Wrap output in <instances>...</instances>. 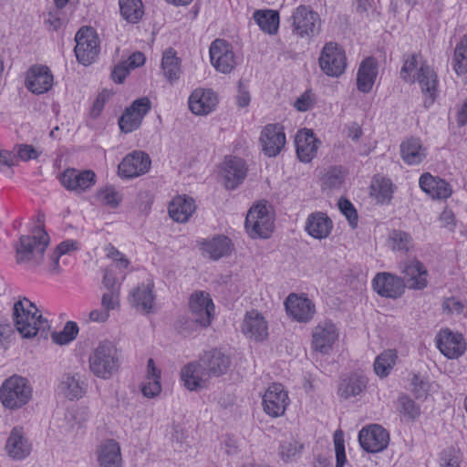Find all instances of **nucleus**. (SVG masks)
Here are the masks:
<instances>
[{
  "instance_id": "nucleus-1",
  "label": "nucleus",
  "mask_w": 467,
  "mask_h": 467,
  "mask_svg": "<svg viewBox=\"0 0 467 467\" xmlns=\"http://www.w3.org/2000/svg\"><path fill=\"white\" fill-rule=\"evenodd\" d=\"M400 78L408 83H419L425 96L426 107L434 102L438 92V78L433 68L421 56L411 54L404 57Z\"/></svg>"
},
{
  "instance_id": "nucleus-2",
  "label": "nucleus",
  "mask_w": 467,
  "mask_h": 467,
  "mask_svg": "<svg viewBox=\"0 0 467 467\" xmlns=\"http://www.w3.org/2000/svg\"><path fill=\"white\" fill-rule=\"evenodd\" d=\"M37 226L31 235H22L16 245V261L19 265L35 268L44 258V253L49 244V236L43 228L44 214L39 213Z\"/></svg>"
},
{
  "instance_id": "nucleus-3",
  "label": "nucleus",
  "mask_w": 467,
  "mask_h": 467,
  "mask_svg": "<svg viewBox=\"0 0 467 467\" xmlns=\"http://www.w3.org/2000/svg\"><path fill=\"white\" fill-rule=\"evenodd\" d=\"M120 368V358L113 342L105 339L92 348L88 356V369L96 377L110 379Z\"/></svg>"
},
{
  "instance_id": "nucleus-4",
  "label": "nucleus",
  "mask_w": 467,
  "mask_h": 467,
  "mask_svg": "<svg viewBox=\"0 0 467 467\" xmlns=\"http://www.w3.org/2000/svg\"><path fill=\"white\" fill-rule=\"evenodd\" d=\"M13 318L16 328L23 337H34L39 331L49 327L47 320L42 317L36 306L26 297L14 304Z\"/></svg>"
},
{
  "instance_id": "nucleus-5",
  "label": "nucleus",
  "mask_w": 467,
  "mask_h": 467,
  "mask_svg": "<svg viewBox=\"0 0 467 467\" xmlns=\"http://www.w3.org/2000/svg\"><path fill=\"white\" fill-rule=\"evenodd\" d=\"M33 397V388L26 378L13 375L5 379L0 387V401L11 410L26 406Z\"/></svg>"
},
{
  "instance_id": "nucleus-6",
  "label": "nucleus",
  "mask_w": 467,
  "mask_h": 467,
  "mask_svg": "<svg viewBox=\"0 0 467 467\" xmlns=\"http://www.w3.org/2000/svg\"><path fill=\"white\" fill-rule=\"evenodd\" d=\"M274 227V219L265 204L257 203L250 208L245 219V229L252 238H268Z\"/></svg>"
},
{
  "instance_id": "nucleus-7",
  "label": "nucleus",
  "mask_w": 467,
  "mask_h": 467,
  "mask_svg": "<svg viewBox=\"0 0 467 467\" xmlns=\"http://www.w3.org/2000/svg\"><path fill=\"white\" fill-rule=\"evenodd\" d=\"M318 62L327 76L338 78L347 67L346 53L337 43L328 42L323 47Z\"/></svg>"
},
{
  "instance_id": "nucleus-8",
  "label": "nucleus",
  "mask_w": 467,
  "mask_h": 467,
  "mask_svg": "<svg viewBox=\"0 0 467 467\" xmlns=\"http://www.w3.org/2000/svg\"><path fill=\"white\" fill-rule=\"evenodd\" d=\"M292 31L300 37H311L319 32L320 17L309 6L299 5L291 16Z\"/></svg>"
},
{
  "instance_id": "nucleus-9",
  "label": "nucleus",
  "mask_w": 467,
  "mask_h": 467,
  "mask_svg": "<svg viewBox=\"0 0 467 467\" xmlns=\"http://www.w3.org/2000/svg\"><path fill=\"white\" fill-rule=\"evenodd\" d=\"M75 54L79 63L88 66L98 57L99 45L98 36L91 27L80 28L75 36Z\"/></svg>"
},
{
  "instance_id": "nucleus-10",
  "label": "nucleus",
  "mask_w": 467,
  "mask_h": 467,
  "mask_svg": "<svg viewBox=\"0 0 467 467\" xmlns=\"http://www.w3.org/2000/svg\"><path fill=\"white\" fill-rule=\"evenodd\" d=\"M404 285L413 290H423L428 286L429 273L425 265L416 257L407 258L399 264Z\"/></svg>"
},
{
  "instance_id": "nucleus-11",
  "label": "nucleus",
  "mask_w": 467,
  "mask_h": 467,
  "mask_svg": "<svg viewBox=\"0 0 467 467\" xmlns=\"http://www.w3.org/2000/svg\"><path fill=\"white\" fill-rule=\"evenodd\" d=\"M150 108L151 103L147 97L135 99L131 105L125 109L119 119L120 130L124 133H130L138 130Z\"/></svg>"
},
{
  "instance_id": "nucleus-12",
  "label": "nucleus",
  "mask_w": 467,
  "mask_h": 467,
  "mask_svg": "<svg viewBox=\"0 0 467 467\" xmlns=\"http://www.w3.org/2000/svg\"><path fill=\"white\" fill-rule=\"evenodd\" d=\"M151 165L150 156L141 150L127 154L118 166V174L122 179H134L147 173Z\"/></svg>"
},
{
  "instance_id": "nucleus-13",
  "label": "nucleus",
  "mask_w": 467,
  "mask_h": 467,
  "mask_svg": "<svg viewBox=\"0 0 467 467\" xmlns=\"http://www.w3.org/2000/svg\"><path fill=\"white\" fill-rule=\"evenodd\" d=\"M358 442L361 448L367 452H380L388 447L389 443V434L380 425H368L359 431Z\"/></svg>"
},
{
  "instance_id": "nucleus-14",
  "label": "nucleus",
  "mask_w": 467,
  "mask_h": 467,
  "mask_svg": "<svg viewBox=\"0 0 467 467\" xmlns=\"http://www.w3.org/2000/svg\"><path fill=\"white\" fill-rule=\"evenodd\" d=\"M288 404V393L280 383L270 385L263 396L264 411L272 418L284 415Z\"/></svg>"
},
{
  "instance_id": "nucleus-15",
  "label": "nucleus",
  "mask_w": 467,
  "mask_h": 467,
  "mask_svg": "<svg viewBox=\"0 0 467 467\" xmlns=\"http://www.w3.org/2000/svg\"><path fill=\"white\" fill-rule=\"evenodd\" d=\"M338 328L331 321H320L312 331V348L322 354H328L338 339Z\"/></svg>"
},
{
  "instance_id": "nucleus-16",
  "label": "nucleus",
  "mask_w": 467,
  "mask_h": 467,
  "mask_svg": "<svg viewBox=\"0 0 467 467\" xmlns=\"http://www.w3.org/2000/svg\"><path fill=\"white\" fill-rule=\"evenodd\" d=\"M32 448L24 427L17 425L12 428L5 444L6 455L12 460L22 461L31 454Z\"/></svg>"
},
{
  "instance_id": "nucleus-17",
  "label": "nucleus",
  "mask_w": 467,
  "mask_h": 467,
  "mask_svg": "<svg viewBox=\"0 0 467 467\" xmlns=\"http://www.w3.org/2000/svg\"><path fill=\"white\" fill-rule=\"evenodd\" d=\"M212 65L221 73H230L237 65L231 45L224 39L214 40L210 47Z\"/></svg>"
},
{
  "instance_id": "nucleus-18",
  "label": "nucleus",
  "mask_w": 467,
  "mask_h": 467,
  "mask_svg": "<svg viewBox=\"0 0 467 467\" xmlns=\"http://www.w3.org/2000/svg\"><path fill=\"white\" fill-rule=\"evenodd\" d=\"M435 341L441 353L450 359L460 358L466 349L462 335L449 328L441 329L437 334Z\"/></svg>"
},
{
  "instance_id": "nucleus-19",
  "label": "nucleus",
  "mask_w": 467,
  "mask_h": 467,
  "mask_svg": "<svg viewBox=\"0 0 467 467\" xmlns=\"http://www.w3.org/2000/svg\"><path fill=\"white\" fill-rule=\"evenodd\" d=\"M61 184L70 192L82 193L96 183V174L91 170L67 169L60 176Z\"/></svg>"
},
{
  "instance_id": "nucleus-20",
  "label": "nucleus",
  "mask_w": 467,
  "mask_h": 467,
  "mask_svg": "<svg viewBox=\"0 0 467 467\" xmlns=\"http://www.w3.org/2000/svg\"><path fill=\"white\" fill-rule=\"evenodd\" d=\"M262 151L267 157H275L285 145V134L279 124L266 125L260 135Z\"/></svg>"
},
{
  "instance_id": "nucleus-21",
  "label": "nucleus",
  "mask_w": 467,
  "mask_h": 467,
  "mask_svg": "<svg viewBox=\"0 0 467 467\" xmlns=\"http://www.w3.org/2000/svg\"><path fill=\"white\" fill-rule=\"evenodd\" d=\"M54 77L48 67L34 65L26 75V88L36 95L47 92L53 86Z\"/></svg>"
},
{
  "instance_id": "nucleus-22",
  "label": "nucleus",
  "mask_w": 467,
  "mask_h": 467,
  "mask_svg": "<svg viewBox=\"0 0 467 467\" xmlns=\"http://www.w3.org/2000/svg\"><path fill=\"white\" fill-rule=\"evenodd\" d=\"M191 314L198 318L202 327L211 325L214 316V305L210 295L203 291H195L189 298Z\"/></svg>"
},
{
  "instance_id": "nucleus-23",
  "label": "nucleus",
  "mask_w": 467,
  "mask_h": 467,
  "mask_svg": "<svg viewBox=\"0 0 467 467\" xmlns=\"http://www.w3.org/2000/svg\"><path fill=\"white\" fill-rule=\"evenodd\" d=\"M241 330L248 338L261 342L268 337V323L261 313L251 310L245 314Z\"/></svg>"
},
{
  "instance_id": "nucleus-24",
  "label": "nucleus",
  "mask_w": 467,
  "mask_h": 467,
  "mask_svg": "<svg viewBox=\"0 0 467 467\" xmlns=\"http://www.w3.org/2000/svg\"><path fill=\"white\" fill-rule=\"evenodd\" d=\"M287 314L298 322L306 323L310 321L316 312L314 303L307 297L298 296L291 294L285 301Z\"/></svg>"
},
{
  "instance_id": "nucleus-25",
  "label": "nucleus",
  "mask_w": 467,
  "mask_h": 467,
  "mask_svg": "<svg viewBox=\"0 0 467 467\" xmlns=\"http://www.w3.org/2000/svg\"><path fill=\"white\" fill-rule=\"evenodd\" d=\"M218 104V96L212 89L197 88L189 98L191 111L199 116H205L213 112Z\"/></svg>"
},
{
  "instance_id": "nucleus-26",
  "label": "nucleus",
  "mask_w": 467,
  "mask_h": 467,
  "mask_svg": "<svg viewBox=\"0 0 467 467\" xmlns=\"http://www.w3.org/2000/svg\"><path fill=\"white\" fill-rule=\"evenodd\" d=\"M374 290L381 296L397 298L404 292V284L400 277L389 273H379L373 279Z\"/></svg>"
},
{
  "instance_id": "nucleus-27",
  "label": "nucleus",
  "mask_w": 467,
  "mask_h": 467,
  "mask_svg": "<svg viewBox=\"0 0 467 467\" xmlns=\"http://www.w3.org/2000/svg\"><path fill=\"white\" fill-rule=\"evenodd\" d=\"M295 144L298 159L309 162L317 156L320 141L311 130L304 129L296 133Z\"/></svg>"
},
{
  "instance_id": "nucleus-28",
  "label": "nucleus",
  "mask_w": 467,
  "mask_h": 467,
  "mask_svg": "<svg viewBox=\"0 0 467 467\" xmlns=\"http://www.w3.org/2000/svg\"><path fill=\"white\" fill-rule=\"evenodd\" d=\"M95 454L99 467H121L120 446L113 439H108L100 442Z\"/></svg>"
},
{
  "instance_id": "nucleus-29",
  "label": "nucleus",
  "mask_w": 467,
  "mask_h": 467,
  "mask_svg": "<svg viewBox=\"0 0 467 467\" xmlns=\"http://www.w3.org/2000/svg\"><path fill=\"white\" fill-rule=\"evenodd\" d=\"M225 187L234 189L241 184L247 173L245 161L238 157H227L223 163Z\"/></svg>"
},
{
  "instance_id": "nucleus-30",
  "label": "nucleus",
  "mask_w": 467,
  "mask_h": 467,
  "mask_svg": "<svg viewBox=\"0 0 467 467\" xmlns=\"http://www.w3.org/2000/svg\"><path fill=\"white\" fill-rule=\"evenodd\" d=\"M153 283L140 284L133 288L128 297L130 305L138 312L149 314L154 302Z\"/></svg>"
},
{
  "instance_id": "nucleus-31",
  "label": "nucleus",
  "mask_w": 467,
  "mask_h": 467,
  "mask_svg": "<svg viewBox=\"0 0 467 467\" xmlns=\"http://www.w3.org/2000/svg\"><path fill=\"white\" fill-rule=\"evenodd\" d=\"M209 378L201 360L188 363L181 370V379L191 391L204 388Z\"/></svg>"
},
{
  "instance_id": "nucleus-32",
  "label": "nucleus",
  "mask_w": 467,
  "mask_h": 467,
  "mask_svg": "<svg viewBox=\"0 0 467 467\" xmlns=\"http://www.w3.org/2000/svg\"><path fill=\"white\" fill-rule=\"evenodd\" d=\"M420 189L432 199H448L452 189L449 182L440 177H434L431 173H423L419 181Z\"/></svg>"
},
{
  "instance_id": "nucleus-33",
  "label": "nucleus",
  "mask_w": 467,
  "mask_h": 467,
  "mask_svg": "<svg viewBox=\"0 0 467 467\" xmlns=\"http://www.w3.org/2000/svg\"><path fill=\"white\" fill-rule=\"evenodd\" d=\"M88 384L78 373H67L61 378L59 391L68 400H79L87 392Z\"/></svg>"
},
{
  "instance_id": "nucleus-34",
  "label": "nucleus",
  "mask_w": 467,
  "mask_h": 467,
  "mask_svg": "<svg viewBox=\"0 0 467 467\" xmlns=\"http://www.w3.org/2000/svg\"><path fill=\"white\" fill-rule=\"evenodd\" d=\"M333 229L331 219L324 213L317 212L308 215L305 230L315 239L327 238Z\"/></svg>"
},
{
  "instance_id": "nucleus-35",
  "label": "nucleus",
  "mask_w": 467,
  "mask_h": 467,
  "mask_svg": "<svg viewBox=\"0 0 467 467\" xmlns=\"http://www.w3.org/2000/svg\"><path fill=\"white\" fill-rule=\"evenodd\" d=\"M201 362L209 377H218L225 374L231 365L230 358L218 349L206 352L201 358Z\"/></svg>"
},
{
  "instance_id": "nucleus-36",
  "label": "nucleus",
  "mask_w": 467,
  "mask_h": 467,
  "mask_svg": "<svg viewBox=\"0 0 467 467\" xmlns=\"http://www.w3.org/2000/svg\"><path fill=\"white\" fill-rule=\"evenodd\" d=\"M400 156L408 165H418L427 157V148L419 138H409L400 144Z\"/></svg>"
},
{
  "instance_id": "nucleus-37",
  "label": "nucleus",
  "mask_w": 467,
  "mask_h": 467,
  "mask_svg": "<svg viewBox=\"0 0 467 467\" xmlns=\"http://www.w3.org/2000/svg\"><path fill=\"white\" fill-rule=\"evenodd\" d=\"M195 210L196 205L194 200L185 195L174 197L168 208L171 218L178 223H186Z\"/></svg>"
},
{
  "instance_id": "nucleus-38",
  "label": "nucleus",
  "mask_w": 467,
  "mask_h": 467,
  "mask_svg": "<svg viewBox=\"0 0 467 467\" xmlns=\"http://www.w3.org/2000/svg\"><path fill=\"white\" fill-rule=\"evenodd\" d=\"M233 248L232 241L224 235H217L202 243V250L213 260L230 254Z\"/></svg>"
},
{
  "instance_id": "nucleus-39",
  "label": "nucleus",
  "mask_w": 467,
  "mask_h": 467,
  "mask_svg": "<svg viewBox=\"0 0 467 467\" xmlns=\"http://www.w3.org/2000/svg\"><path fill=\"white\" fill-rule=\"evenodd\" d=\"M368 385V379L364 376L353 374L341 379L337 393L340 397L348 400L362 394Z\"/></svg>"
},
{
  "instance_id": "nucleus-40",
  "label": "nucleus",
  "mask_w": 467,
  "mask_h": 467,
  "mask_svg": "<svg viewBox=\"0 0 467 467\" xmlns=\"http://www.w3.org/2000/svg\"><path fill=\"white\" fill-rule=\"evenodd\" d=\"M378 74L377 67L373 58H366L359 66L357 75L358 89L363 93L371 90Z\"/></svg>"
},
{
  "instance_id": "nucleus-41",
  "label": "nucleus",
  "mask_w": 467,
  "mask_h": 467,
  "mask_svg": "<svg viewBox=\"0 0 467 467\" xmlns=\"http://www.w3.org/2000/svg\"><path fill=\"white\" fill-rule=\"evenodd\" d=\"M161 370L155 366L154 360L150 358L147 365L146 382L142 384L141 391L147 398L158 396L161 390Z\"/></svg>"
},
{
  "instance_id": "nucleus-42",
  "label": "nucleus",
  "mask_w": 467,
  "mask_h": 467,
  "mask_svg": "<svg viewBox=\"0 0 467 467\" xmlns=\"http://www.w3.org/2000/svg\"><path fill=\"white\" fill-rule=\"evenodd\" d=\"M254 18L259 27L265 33L275 34L279 26V14L275 10H257Z\"/></svg>"
},
{
  "instance_id": "nucleus-43",
  "label": "nucleus",
  "mask_w": 467,
  "mask_h": 467,
  "mask_svg": "<svg viewBox=\"0 0 467 467\" xmlns=\"http://www.w3.org/2000/svg\"><path fill=\"white\" fill-rule=\"evenodd\" d=\"M371 194L379 202H389L392 198L393 184L389 179L381 176L373 178L371 185Z\"/></svg>"
},
{
  "instance_id": "nucleus-44",
  "label": "nucleus",
  "mask_w": 467,
  "mask_h": 467,
  "mask_svg": "<svg viewBox=\"0 0 467 467\" xmlns=\"http://www.w3.org/2000/svg\"><path fill=\"white\" fill-rule=\"evenodd\" d=\"M161 67L165 78L172 83L181 75L180 59L172 49L166 50L162 56Z\"/></svg>"
},
{
  "instance_id": "nucleus-45",
  "label": "nucleus",
  "mask_w": 467,
  "mask_h": 467,
  "mask_svg": "<svg viewBox=\"0 0 467 467\" xmlns=\"http://www.w3.org/2000/svg\"><path fill=\"white\" fill-rule=\"evenodd\" d=\"M389 244L393 251L409 253L414 248L410 234L401 230H392L389 234Z\"/></svg>"
},
{
  "instance_id": "nucleus-46",
  "label": "nucleus",
  "mask_w": 467,
  "mask_h": 467,
  "mask_svg": "<svg viewBox=\"0 0 467 467\" xmlns=\"http://www.w3.org/2000/svg\"><path fill=\"white\" fill-rule=\"evenodd\" d=\"M121 16L129 23H137L143 16L141 0H119Z\"/></svg>"
},
{
  "instance_id": "nucleus-47",
  "label": "nucleus",
  "mask_w": 467,
  "mask_h": 467,
  "mask_svg": "<svg viewBox=\"0 0 467 467\" xmlns=\"http://www.w3.org/2000/svg\"><path fill=\"white\" fill-rule=\"evenodd\" d=\"M397 354L395 350L388 349L379 355L374 362V370L380 378L387 377L396 363Z\"/></svg>"
},
{
  "instance_id": "nucleus-48",
  "label": "nucleus",
  "mask_w": 467,
  "mask_h": 467,
  "mask_svg": "<svg viewBox=\"0 0 467 467\" xmlns=\"http://www.w3.org/2000/svg\"><path fill=\"white\" fill-rule=\"evenodd\" d=\"M452 67L458 76L467 74V36H464L455 47Z\"/></svg>"
},
{
  "instance_id": "nucleus-49",
  "label": "nucleus",
  "mask_w": 467,
  "mask_h": 467,
  "mask_svg": "<svg viewBox=\"0 0 467 467\" xmlns=\"http://www.w3.org/2000/svg\"><path fill=\"white\" fill-rule=\"evenodd\" d=\"M304 445L293 439L285 440L279 446V456L285 462H291L300 457Z\"/></svg>"
},
{
  "instance_id": "nucleus-50",
  "label": "nucleus",
  "mask_w": 467,
  "mask_h": 467,
  "mask_svg": "<svg viewBox=\"0 0 467 467\" xmlns=\"http://www.w3.org/2000/svg\"><path fill=\"white\" fill-rule=\"evenodd\" d=\"M398 410L407 420H414L420 414V407L407 395L400 396Z\"/></svg>"
},
{
  "instance_id": "nucleus-51",
  "label": "nucleus",
  "mask_w": 467,
  "mask_h": 467,
  "mask_svg": "<svg viewBox=\"0 0 467 467\" xmlns=\"http://www.w3.org/2000/svg\"><path fill=\"white\" fill-rule=\"evenodd\" d=\"M175 327L181 335L187 337L203 327L195 317L192 316V317H189L187 316H182L176 321Z\"/></svg>"
},
{
  "instance_id": "nucleus-52",
  "label": "nucleus",
  "mask_w": 467,
  "mask_h": 467,
  "mask_svg": "<svg viewBox=\"0 0 467 467\" xmlns=\"http://www.w3.org/2000/svg\"><path fill=\"white\" fill-rule=\"evenodd\" d=\"M96 199L103 205L116 208L119 206L121 197L113 187L100 189L96 193Z\"/></svg>"
},
{
  "instance_id": "nucleus-53",
  "label": "nucleus",
  "mask_w": 467,
  "mask_h": 467,
  "mask_svg": "<svg viewBox=\"0 0 467 467\" xmlns=\"http://www.w3.org/2000/svg\"><path fill=\"white\" fill-rule=\"evenodd\" d=\"M78 333V327L75 322L68 321L66 323L63 330L59 333L52 335V339L58 345H66L74 340Z\"/></svg>"
},
{
  "instance_id": "nucleus-54",
  "label": "nucleus",
  "mask_w": 467,
  "mask_h": 467,
  "mask_svg": "<svg viewBox=\"0 0 467 467\" xmlns=\"http://www.w3.org/2000/svg\"><path fill=\"white\" fill-rule=\"evenodd\" d=\"M334 444L337 459L336 467H344L347 462V458L345 453L343 433L340 430L337 431L334 434Z\"/></svg>"
},
{
  "instance_id": "nucleus-55",
  "label": "nucleus",
  "mask_w": 467,
  "mask_h": 467,
  "mask_svg": "<svg viewBox=\"0 0 467 467\" xmlns=\"http://www.w3.org/2000/svg\"><path fill=\"white\" fill-rule=\"evenodd\" d=\"M105 250L107 256L114 262L116 267L119 269H127L129 267L130 260L113 245L109 244Z\"/></svg>"
},
{
  "instance_id": "nucleus-56",
  "label": "nucleus",
  "mask_w": 467,
  "mask_h": 467,
  "mask_svg": "<svg viewBox=\"0 0 467 467\" xmlns=\"http://www.w3.org/2000/svg\"><path fill=\"white\" fill-rule=\"evenodd\" d=\"M101 306L109 313L119 307V292L117 289L105 292L101 297Z\"/></svg>"
},
{
  "instance_id": "nucleus-57",
  "label": "nucleus",
  "mask_w": 467,
  "mask_h": 467,
  "mask_svg": "<svg viewBox=\"0 0 467 467\" xmlns=\"http://www.w3.org/2000/svg\"><path fill=\"white\" fill-rule=\"evenodd\" d=\"M340 212L347 217L350 225L354 228L358 223V213L354 205L347 199H340L338 202Z\"/></svg>"
},
{
  "instance_id": "nucleus-58",
  "label": "nucleus",
  "mask_w": 467,
  "mask_h": 467,
  "mask_svg": "<svg viewBox=\"0 0 467 467\" xmlns=\"http://www.w3.org/2000/svg\"><path fill=\"white\" fill-rule=\"evenodd\" d=\"M16 161L19 159L23 161H28L30 160H36L39 156V152L32 145L18 144L16 146Z\"/></svg>"
},
{
  "instance_id": "nucleus-59",
  "label": "nucleus",
  "mask_w": 467,
  "mask_h": 467,
  "mask_svg": "<svg viewBox=\"0 0 467 467\" xmlns=\"http://www.w3.org/2000/svg\"><path fill=\"white\" fill-rule=\"evenodd\" d=\"M410 390L416 399H421L427 394L428 383L414 374L410 379Z\"/></svg>"
},
{
  "instance_id": "nucleus-60",
  "label": "nucleus",
  "mask_w": 467,
  "mask_h": 467,
  "mask_svg": "<svg viewBox=\"0 0 467 467\" xmlns=\"http://www.w3.org/2000/svg\"><path fill=\"white\" fill-rule=\"evenodd\" d=\"M344 180V174L341 168H332L326 176L327 183L333 188L341 185Z\"/></svg>"
},
{
  "instance_id": "nucleus-61",
  "label": "nucleus",
  "mask_w": 467,
  "mask_h": 467,
  "mask_svg": "<svg viewBox=\"0 0 467 467\" xmlns=\"http://www.w3.org/2000/svg\"><path fill=\"white\" fill-rule=\"evenodd\" d=\"M441 467H460L459 457L451 451H445L442 452L440 460Z\"/></svg>"
},
{
  "instance_id": "nucleus-62",
  "label": "nucleus",
  "mask_w": 467,
  "mask_h": 467,
  "mask_svg": "<svg viewBox=\"0 0 467 467\" xmlns=\"http://www.w3.org/2000/svg\"><path fill=\"white\" fill-rule=\"evenodd\" d=\"M442 307L450 313H455L458 315L463 313L465 308L463 303L454 297L444 300Z\"/></svg>"
},
{
  "instance_id": "nucleus-63",
  "label": "nucleus",
  "mask_w": 467,
  "mask_h": 467,
  "mask_svg": "<svg viewBox=\"0 0 467 467\" xmlns=\"http://www.w3.org/2000/svg\"><path fill=\"white\" fill-rule=\"evenodd\" d=\"M314 105V101L309 92L303 93L295 101L294 106L298 111H306L310 109Z\"/></svg>"
},
{
  "instance_id": "nucleus-64",
  "label": "nucleus",
  "mask_w": 467,
  "mask_h": 467,
  "mask_svg": "<svg viewBox=\"0 0 467 467\" xmlns=\"http://www.w3.org/2000/svg\"><path fill=\"white\" fill-rule=\"evenodd\" d=\"M130 68L124 61L115 66L112 71V79L116 83H122L125 78L130 73Z\"/></svg>"
}]
</instances>
